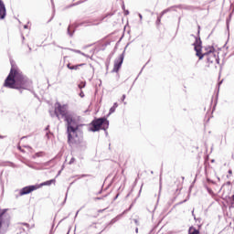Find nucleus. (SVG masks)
Wrapping results in <instances>:
<instances>
[{
  "label": "nucleus",
  "instance_id": "obj_5",
  "mask_svg": "<svg viewBox=\"0 0 234 234\" xmlns=\"http://www.w3.org/2000/svg\"><path fill=\"white\" fill-rule=\"evenodd\" d=\"M194 48L196 50V56H197V58L199 59H203L204 56H208L209 54H213L214 52H217L215 50V48L212 46H208L205 48V51L202 53V46L198 45V44H194Z\"/></svg>",
  "mask_w": 234,
  "mask_h": 234
},
{
  "label": "nucleus",
  "instance_id": "obj_20",
  "mask_svg": "<svg viewBox=\"0 0 234 234\" xmlns=\"http://www.w3.org/2000/svg\"><path fill=\"white\" fill-rule=\"evenodd\" d=\"M81 176H89V175H82Z\"/></svg>",
  "mask_w": 234,
  "mask_h": 234
},
{
  "label": "nucleus",
  "instance_id": "obj_9",
  "mask_svg": "<svg viewBox=\"0 0 234 234\" xmlns=\"http://www.w3.org/2000/svg\"><path fill=\"white\" fill-rule=\"evenodd\" d=\"M25 228H30V225L28 223H19L16 226V234L25 233Z\"/></svg>",
  "mask_w": 234,
  "mask_h": 234
},
{
  "label": "nucleus",
  "instance_id": "obj_19",
  "mask_svg": "<svg viewBox=\"0 0 234 234\" xmlns=\"http://www.w3.org/2000/svg\"><path fill=\"white\" fill-rule=\"evenodd\" d=\"M3 138H5V137L0 135V139L3 140Z\"/></svg>",
  "mask_w": 234,
  "mask_h": 234
},
{
  "label": "nucleus",
  "instance_id": "obj_21",
  "mask_svg": "<svg viewBox=\"0 0 234 234\" xmlns=\"http://www.w3.org/2000/svg\"><path fill=\"white\" fill-rule=\"evenodd\" d=\"M119 197H120V194H117L116 198H118Z\"/></svg>",
  "mask_w": 234,
  "mask_h": 234
},
{
  "label": "nucleus",
  "instance_id": "obj_14",
  "mask_svg": "<svg viewBox=\"0 0 234 234\" xmlns=\"http://www.w3.org/2000/svg\"><path fill=\"white\" fill-rule=\"evenodd\" d=\"M103 211L105 210L104 209L98 210L94 217H98V215H100V213H103Z\"/></svg>",
  "mask_w": 234,
  "mask_h": 234
},
{
  "label": "nucleus",
  "instance_id": "obj_11",
  "mask_svg": "<svg viewBox=\"0 0 234 234\" xmlns=\"http://www.w3.org/2000/svg\"><path fill=\"white\" fill-rule=\"evenodd\" d=\"M188 234H200V230L197 229L195 227H190L188 229Z\"/></svg>",
  "mask_w": 234,
  "mask_h": 234
},
{
  "label": "nucleus",
  "instance_id": "obj_1",
  "mask_svg": "<svg viewBox=\"0 0 234 234\" xmlns=\"http://www.w3.org/2000/svg\"><path fill=\"white\" fill-rule=\"evenodd\" d=\"M54 112L58 120L64 118L65 122H67L69 145L71 147H80V145H83V130H81L83 124L78 123L76 119L67 111V107L59 102L55 104Z\"/></svg>",
  "mask_w": 234,
  "mask_h": 234
},
{
  "label": "nucleus",
  "instance_id": "obj_17",
  "mask_svg": "<svg viewBox=\"0 0 234 234\" xmlns=\"http://www.w3.org/2000/svg\"><path fill=\"white\" fill-rule=\"evenodd\" d=\"M80 98H84L85 97V93H83V91H80Z\"/></svg>",
  "mask_w": 234,
  "mask_h": 234
},
{
  "label": "nucleus",
  "instance_id": "obj_6",
  "mask_svg": "<svg viewBox=\"0 0 234 234\" xmlns=\"http://www.w3.org/2000/svg\"><path fill=\"white\" fill-rule=\"evenodd\" d=\"M68 69H69V70H80L81 74H85V72H87V70H89V66H87V64L82 63V64H78V65H70V63H69L67 65Z\"/></svg>",
  "mask_w": 234,
  "mask_h": 234
},
{
  "label": "nucleus",
  "instance_id": "obj_13",
  "mask_svg": "<svg viewBox=\"0 0 234 234\" xmlns=\"http://www.w3.org/2000/svg\"><path fill=\"white\" fill-rule=\"evenodd\" d=\"M45 154L43 152H38L37 154H35L32 158H41V156H43Z\"/></svg>",
  "mask_w": 234,
  "mask_h": 234
},
{
  "label": "nucleus",
  "instance_id": "obj_4",
  "mask_svg": "<svg viewBox=\"0 0 234 234\" xmlns=\"http://www.w3.org/2000/svg\"><path fill=\"white\" fill-rule=\"evenodd\" d=\"M91 131L93 133H96L101 129L106 131V129H109V121L105 117L99 118L91 122Z\"/></svg>",
  "mask_w": 234,
  "mask_h": 234
},
{
  "label": "nucleus",
  "instance_id": "obj_10",
  "mask_svg": "<svg viewBox=\"0 0 234 234\" xmlns=\"http://www.w3.org/2000/svg\"><path fill=\"white\" fill-rule=\"evenodd\" d=\"M6 16V7L5 6V2L0 0V19H5Z\"/></svg>",
  "mask_w": 234,
  "mask_h": 234
},
{
  "label": "nucleus",
  "instance_id": "obj_12",
  "mask_svg": "<svg viewBox=\"0 0 234 234\" xmlns=\"http://www.w3.org/2000/svg\"><path fill=\"white\" fill-rule=\"evenodd\" d=\"M116 109H118V102H115L113 106L110 109V114H112V112H116Z\"/></svg>",
  "mask_w": 234,
  "mask_h": 234
},
{
  "label": "nucleus",
  "instance_id": "obj_2",
  "mask_svg": "<svg viewBox=\"0 0 234 234\" xmlns=\"http://www.w3.org/2000/svg\"><path fill=\"white\" fill-rule=\"evenodd\" d=\"M4 87L5 89H16V90H27L28 89V79L17 65L12 64L10 72L4 81Z\"/></svg>",
  "mask_w": 234,
  "mask_h": 234
},
{
  "label": "nucleus",
  "instance_id": "obj_15",
  "mask_svg": "<svg viewBox=\"0 0 234 234\" xmlns=\"http://www.w3.org/2000/svg\"><path fill=\"white\" fill-rule=\"evenodd\" d=\"M85 87V82H81L79 84V88L83 89Z\"/></svg>",
  "mask_w": 234,
  "mask_h": 234
},
{
  "label": "nucleus",
  "instance_id": "obj_7",
  "mask_svg": "<svg viewBox=\"0 0 234 234\" xmlns=\"http://www.w3.org/2000/svg\"><path fill=\"white\" fill-rule=\"evenodd\" d=\"M123 54H121L118 58L114 60L113 69L112 72H119L120 69H122V65L123 64Z\"/></svg>",
  "mask_w": 234,
  "mask_h": 234
},
{
  "label": "nucleus",
  "instance_id": "obj_3",
  "mask_svg": "<svg viewBox=\"0 0 234 234\" xmlns=\"http://www.w3.org/2000/svg\"><path fill=\"white\" fill-rule=\"evenodd\" d=\"M52 184H56V179H51V180L43 182L40 185L25 186L22 189H20L19 197H24V195H30V193L39 189V187H43V186H52Z\"/></svg>",
  "mask_w": 234,
  "mask_h": 234
},
{
  "label": "nucleus",
  "instance_id": "obj_8",
  "mask_svg": "<svg viewBox=\"0 0 234 234\" xmlns=\"http://www.w3.org/2000/svg\"><path fill=\"white\" fill-rule=\"evenodd\" d=\"M207 63H208L207 67H209V65H213V63H218L216 52L207 55Z\"/></svg>",
  "mask_w": 234,
  "mask_h": 234
},
{
  "label": "nucleus",
  "instance_id": "obj_18",
  "mask_svg": "<svg viewBox=\"0 0 234 234\" xmlns=\"http://www.w3.org/2000/svg\"><path fill=\"white\" fill-rule=\"evenodd\" d=\"M229 175H233V171L229 170Z\"/></svg>",
  "mask_w": 234,
  "mask_h": 234
},
{
  "label": "nucleus",
  "instance_id": "obj_16",
  "mask_svg": "<svg viewBox=\"0 0 234 234\" xmlns=\"http://www.w3.org/2000/svg\"><path fill=\"white\" fill-rule=\"evenodd\" d=\"M125 98H127L125 95H122V97L121 98V101L124 102L125 101Z\"/></svg>",
  "mask_w": 234,
  "mask_h": 234
}]
</instances>
